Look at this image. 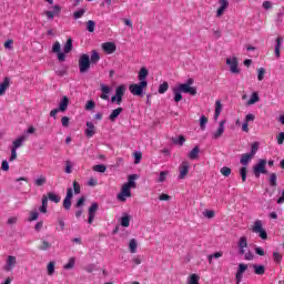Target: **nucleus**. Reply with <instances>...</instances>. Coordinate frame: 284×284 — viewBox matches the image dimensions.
<instances>
[{"instance_id":"f257e3e1","label":"nucleus","mask_w":284,"mask_h":284,"mask_svg":"<svg viewBox=\"0 0 284 284\" xmlns=\"http://www.w3.org/2000/svg\"><path fill=\"white\" fill-rule=\"evenodd\" d=\"M148 74L150 71L145 67H142L138 73L139 83H133L129 87V90L133 97H143V90L148 89Z\"/></svg>"},{"instance_id":"f03ea898","label":"nucleus","mask_w":284,"mask_h":284,"mask_svg":"<svg viewBox=\"0 0 284 284\" xmlns=\"http://www.w3.org/2000/svg\"><path fill=\"white\" fill-rule=\"evenodd\" d=\"M52 52L53 54H57L58 61L60 63H63L65 61V54H70L72 52V39L69 38L63 47V52H61V43L59 41H55L52 45Z\"/></svg>"},{"instance_id":"7ed1b4c3","label":"nucleus","mask_w":284,"mask_h":284,"mask_svg":"<svg viewBox=\"0 0 284 284\" xmlns=\"http://www.w3.org/2000/svg\"><path fill=\"white\" fill-rule=\"evenodd\" d=\"M194 85V79L189 78L185 83L179 84L178 89L184 94H191V97H196V87Z\"/></svg>"},{"instance_id":"20e7f679","label":"nucleus","mask_w":284,"mask_h":284,"mask_svg":"<svg viewBox=\"0 0 284 284\" xmlns=\"http://www.w3.org/2000/svg\"><path fill=\"white\" fill-rule=\"evenodd\" d=\"M267 160L260 159L257 163L253 166V174L256 179L261 178V174H267Z\"/></svg>"},{"instance_id":"39448f33","label":"nucleus","mask_w":284,"mask_h":284,"mask_svg":"<svg viewBox=\"0 0 284 284\" xmlns=\"http://www.w3.org/2000/svg\"><path fill=\"white\" fill-rule=\"evenodd\" d=\"M90 65H92L90 61V55L88 53H83L79 58V70L80 74H85L90 70Z\"/></svg>"},{"instance_id":"423d86ee","label":"nucleus","mask_w":284,"mask_h":284,"mask_svg":"<svg viewBox=\"0 0 284 284\" xmlns=\"http://www.w3.org/2000/svg\"><path fill=\"white\" fill-rule=\"evenodd\" d=\"M251 230L254 234H258L262 241H267V231L263 229V221L256 220Z\"/></svg>"},{"instance_id":"0eeeda50","label":"nucleus","mask_w":284,"mask_h":284,"mask_svg":"<svg viewBox=\"0 0 284 284\" xmlns=\"http://www.w3.org/2000/svg\"><path fill=\"white\" fill-rule=\"evenodd\" d=\"M128 88L125 85L121 84L116 87L115 94L111 98V103H116V105H121L123 103V97L125 95V91Z\"/></svg>"},{"instance_id":"6e6552de","label":"nucleus","mask_w":284,"mask_h":284,"mask_svg":"<svg viewBox=\"0 0 284 284\" xmlns=\"http://www.w3.org/2000/svg\"><path fill=\"white\" fill-rule=\"evenodd\" d=\"M226 65L230 68L232 74H240L241 69H239V59L236 57L227 58Z\"/></svg>"},{"instance_id":"1a4fd4ad","label":"nucleus","mask_w":284,"mask_h":284,"mask_svg":"<svg viewBox=\"0 0 284 284\" xmlns=\"http://www.w3.org/2000/svg\"><path fill=\"white\" fill-rule=\"evenodd\" d=\"M132 189L128 186L126 184H123L121 187V192L118 194V200L121 201V203H125L126 199H130L132 196Z\"/></svg>"},{"instance_id":"9d476101","label":"nucleus","mask_w":284,"mask_h":284,"mask_svg":"<svg viewBox=\"0 0 284 284\" xmlns=\"http://www.w3.org/2000/svg\"><path fill=\"white\" fill-rule=\"evenodd\" d=\"M74 196V191L72 187L67 189V195L63 200L64 210H70L72 207V197Z\"/></svg>"},{"instance_id":"9b49d317","label":"nucleus","mask_w":284,"mask_h":284,"mask_svg":"<svg viewBox=\"0 0 284 284\" xmlns=\"http://www.w3.org/2000/svg\"><path fill=\"white\" fill-rule=\"evenodd\" d=\"M17 267V256L14 255H9L7 257V263L3 266L4 272H12Z\"/></svg>"},{"instance_id":"f8f14e48","label":"nucleus","mask_w":284,"mask_h":284,"mask_svg":"<svg viewBox=\"0 0 284 284\" xmlns=\"http://www.w3.org/2000/svg\"><path fill=\"white\" fill-rule=\"evenodd\" d=\"M225 123H227V120H222L220 122L216 131L212 133V139L214 141H216L217 139H221V136H223V133L225 132Z\"/></svg>"},{"instance_id":"ddd939ff","label":"nucleus","mask_w":284,"mask_h":284,"mask_svg":"<svg viewBox=\"0 0 284 284\" xmlns=\"http://www.w3.org/2000/svg\"><path fill=\"white\" fill-rule=\"evenodd\" d=\"M179 179L183 180L187 176V174H190V162L187 161H183L182 164L179 168Z\"/></svg>"},{"instance_id":"4468645a","label":"nucleus","mask_w":284,"mask_h":284,"mask_svg":"<svg viewBox=\"0 0 284 284\" xmlns=\"http://www.w3.org/2000/svg\"><path fill=\"white\" fill-rule=\"evenodd\" d=\"M97 210H99V203L94 202L89 207V220L88 223L92 225L94 223V216H97Z\"/></svg>"},{"instance_id":"2eb2a0df","label":"nucleus","mask_w":284,"mask_h":284,"mask_svg":"<svg viewBox=\"0 0 284 284\" xmlns=\"http://www.w3.org/2000/svg\"><path fill=\"white\" fill-rule=\"evenodd\" d=\"M102 50L106 52V54H114V52H116V44H114V42H104L102 43Z\"/></svg>"},{"instance_id":"dca6fc26","label":"nucleus","mask_w":284,"mask_h":284,"mask_svg":"<svg viewBox=\"0 0 284 284\" xmlns=\"http://www.w3.org/2000/svg\"><path fill=\"white\" fill-rule=\"evenodd\" d=\"M247 271V264L241 263L239 264L237 272L235 274L236 281H243V274Z\"/></svg>"},{"instance_id":"f3484780","label":"nucleus","mask_w":284,"mask_h":284,"mask_svg":"<svg viewBox=\"0 0 284 284\" xmlns=\"http://www.w3.org/2000/svg\"><path fill=\"white\" fill-rule=\"evenodd\" d=\"M237 246L240 256H243V254H245V247H247V237H240Z\"/></svg>"},{"instance_id":"a211bd4d","label":"nucleus","mask_w":284,"mask_h":284,"mask_svg":"<svg viewBox=\"0 0 284 284\" xmlns=\"http://www.w3.org/2000/svg\"><path fill=\"white\" fill-rule=\"evenodd\" d=\"M28 139V135H20L18 139H16L12 143L11 149L19 150V148L23 146V142Z\"/></svg>"},{"instance_id":"6ab92c4d","label":"nucleus","mask_w":284,"mask_h":284,"mask_svg":"<svg viewBox=\"0 0 284 284\" xmlns=\"http://www.w3.org/2000/svg\"><path fill=\"white\" fill-rule=\"evenodd\" d=\"M251 267L256 276H263L265 274V265L263 264H252Z\"/></svg>"},{"instance_id":"aec40b11","label":"nucleus","mask_w":284,"mask_h":284,"mask_svg":"<svg viewBox=\"0 0 284 284\" xmlns=\"http://www.w3.org/2000/svg\"><path fill=\"white\" fill-rule=\"evenodd\" d=\"M101 92L102 94L100 95V99H102L103 101H110V95H108L111 92L110 87L101 84Z\"/></svg>"},{"instance_id":"412c9836","label":"nucleus","mask_w":284,"mask_h":284,"mask_svg":"<svg viewBox=\"0 0 284 284\" xmlns=\"http://www.w3.org/2000/svg\"><path fill=\"white\" fill-rule=\"evenodd\" d=\"M69 105H70V99H68V97L64 95V97L60 100L58 110H59L60 112H65V110H68V106H69Z\"/></svg>"},{"instance_id":"4be33fe9","label":"nucleus","mask_w":284,"mask_h":284,"mask_svg":"<svg viewBox=\"0 0 284 284\" xmlns=\"http://www.w3.org/2000/svg\"><path fill=\"white\" fill-rule=\"evenodd\" d=\"M220 8L217 9V13L216 17H223V13L225 12V10H227L230 2H227V0H220Z\"/></svg>"},{"instance_id":"5701e85b","label":"nucleus","mask_w":284,"mask_h":284,"mask_svg":"<svg viewBox=\"0 0 284 284\" xmlns=\"http://www.w3.org/2000/svg\"><path fill=\"white\" fill-rule=\"evenodd\" d=\"M89 61H91V65H97L99 61H101V55L97 50L91 51V58H89Z\"/></svg>"},{"instance_id":"b1692460","label":"nucleus","mask_w":284,"mask_h":284,"mask_svg":"<svg viewBox=\"0 0 284 284\" xmlns=\"http://www.w3.org/2000/svg\"><path fill=\"white\" fill-rule=\"evenodd\" d=\"M123 112V108L119 106L116 109H114L111 114L109 115V119L112 123H114V121H116V119H119V115Z\"/></svg>"},{"instance_id":"393cba45","label":"nucleus","mask_w":284,"mask_h":284,"mask_svg":"<svg viewBox=\"0 0 284 284\" xmlns=\"http://www.w3.org/2000/svg\"><path fill=\"white\" fill-rule=\"evenodd\" d=\"M8 88H10V78H4L3 82L0 84V97L6 94Z\"/></svg>"},{"instance_id":"a878e982","label":"nucleus","mask_w":284,"mask_h":284,"mask_svg":"<svg viewBox=\"0 0 284 284\" xmlns=\"http://www.w3.org/2000/svg\"><path fill=\"white\" fill-rule=\"evenodd\" d=\"M95 131H94V123L92 122H87V130H85V135L89 139H92V136H94Z\"/></svg>"},{"instance_id":"bb28decb","label":"nucleus","mask_w":284,"mask_h":284,"mask_svg":"<svg viewBox=\"0 0 284 284\" xmlns=\"http://www.w3.org/2000/svg\"><path fill=\"white\" fill-rule=\"evenodd\" d=\"M136 179H139L138 174H131L129 175L128 182L124 183L126 184L128 187H136Z\"/></svg>"},{"instance_id":"cd10ccee","label":"nucleus","mask_w":284,"mask_h":284,"mask_svg":"<svg viewBox=\"0 0 284 284\" xmlns=\"http://www.w3.org/2000/svg\"><path fill=\"white\" fill-rule=\"evenodd\" d=\"M253 158L254 156L251 155V153H244L240 159V163L245 166L252 161Z\"/></svg>"},{"instance_id":"c85d7f7f","label":"nucleus","mask_w":284,"mask_h":284,"mask_svg":"<svg viewBox=\"0 0 284 284\" xmlns=\"http://www.w3.org/2000/svg\"><path fill=\"white\" fill-rule=\"evenodd\" d=\"M223 110V104L221 103L220 100L215 102V114H214V120L219 121V116H221V112Z\"/></svg>"},{"instance_id":"c756f323","label":"nucleus","mask_w":284,"mask_h":284,"mask_svg":"<svg viewBox=\"0 0 284 284\" xmlns=\"http://www.w3.org/2000/svg\"><path fill=\"white\" fill-rule=\"evenodd\" d=\"M199 152H201V149L199 145H195L189 153V159H191V161H195V159H199Z\"/></svg>"},{"instance_id":"7c9ffc66","label":"nucleus","mask_w":284,"mask_h":284,"mask_svg":"<svg viewBox=\"0 0 284 284\" xmlns=\"http://www.w3.org/2000/svg\"><path fill=\"white\" fill-rule=\"evenodd\" d=\"M173 94H174L173 99H174L175 103L183 101V94H182V91H180L179 87L173 88Z\"/></svg>"},{"instance_id":"2f4dec72","label":"nucleus","mask_w":284,"mask_h":284,"mask_svg":"<svg viewBox=\"0 0 284 284\" xmlns=\"http://www.w3.org/2000/svg\"><path fill=\"white\" fill-rule=\"evenodd\" d=\"M283 43V38H276V45H275V57L276 59L281 58V45Z\"/></svg>"},{"instance_id":"473e14b6","label":"nucleus","mask_w":284,"mask_h":284,"mask_svg":"<svg viewBox=\"0 0 284 284\" xmlns=\"http://www.w3.org/2000/svg\"><path fill=\"white\" fill-rule=\"evenodd\" d=\"M278 175L276 173H271L268 178V183L271 187H276L278 185Z\"/></svg>"},{"instance_id":"72a5a7b5","label":"nucleus","mask_w":284,"mask_h":284,"mask_svg":"<svg viewBox=\"0 0 284 284\" xmlns=\"http://www.w3.org/2000/svg\"><path fill=\"white\" fill-rule=\"evenodd\" d=\"M261 101V98L258 97V92H253L251 94L250 100L246 102L247 105H254V103H258Z\"/></svg>"},{"instance_id":"f704fd0d","label":"nucleus","mask_w":284,"mask_h":284,"mask_svg":"<svg viewBox=\"0 0 284 284\" xmlns=\"http://www.w3.org/2000/svg\"><path fill=\"white\" fill-rule=\"evenodd\" d=\"M50 247H52V244L50 242H48L47 240H43L42 244L39 246V250L41 252H48V250H50Z\"/></svg>"},{"instance_id":"c9c22d12","label":"nucleus","mask_w":284,"mask_h":284,"mask_svg":"<svg viewBox=\"0 0 284 284\" xmlns=\"http://www.w3.org/2000/svg\"><path fill=\"white\" fill-rule=\"evenodd\" d=\"M136 247H138L136 240L135 239L130 240L129 250L131 254H136Z\"/></svg>"},{"instance_id":"e433bc0d","label":"nucleus","mask_w":284,"mask_h":284,"mask_svg":"<svg viewBox=\"0 0 284 284\" xmlns=\"http://www.w3.org/2000/svg\"><path fill=\"white\" fill-rule=\"evenodd\" d=\"M47 197L49 199V201H52V203H60L61 201V197L52 192H49Z\"/></svg>"},{"instance_id":"4c0bfd02","label":"nucleus","mask_w":284,"mask_h":284,"mask_svg":"<svg viewBox=\"0 0 284 284\" xmlns=\"http://www.w3.org/2000/svg\"><path fill=\"white\" fill-rule=\"evenodd\" d=\"M108 170V166L105 164H97L93 166V172H100V174H103Z\"/></svg>"},{"instance_id":"58836bf2","label":"nucleus","mask_w":284,"mask_h":284,"mask_svg":"<svg viewBox=\"0 0 284 284\" xmlns=\"http://www.w3.org/2000/svg\"><path fill=\"white\" fill-rule=\"evenodd\" d=\"M170 174V171H162L160 172L159 179H158V183H164V181L168 180V176Z\"/></svg>"},{"instance_id":"ea45409f","label":"nucleus","mask_w":284,"mask_h":284,"mask_svg":"<svg viewBox=\"0 0 284 284\" xmlns=\"http://www.w3.org/2000/svg\"><path fill=\"white\" fill-rule=\"evenodd\" d=\"M48 179L45 176L41 175L40 178L36 179L34 183L38 187H41L42 185H45Z\"/></svg>"},{"instance_id":"a19ab883","label":"nucleus","mask_w":284,"mask_h":284,"mask_svg":"<svg viewBox=\"0 0 284 284\" xmlns=\"http://www.w3.org/2000/svg\"><path fill=\"white\" fill-rule=\"evenodd\" d=\"M95 28H97V22H94V20H89L87 22V30H88V32H94Z\"/></svg>"},{"instance_id":"79ce46f5","label":"nucleus","mask_w":284,"mask_h":284,"mask_svg":"<svg viewBox=\"0 0 284 284\" xmlns=\"http://www.w3.org/2000/svg\"><path fill=\"white\" fill-rule=\"evenodd\" d=\"M170 89V84L168 82H163L159 87V94H165L166 90Z\"/></svg>"},{"instance_id":"37998d69","label":"nucleus","mask_w":284,"mask_h":284,"mask_svg":"<svg viewBox=\"0 0 284 284\" xmlns=\"http://www.w3.org/2000/svg\"><path fill=\"white\" fill-rule=\"evenodd\" d=\"M240 175L242 176L243 183H245L247 181V168L246 166H242L240 169Z\"/></svg>"},{"instance_id":"c03bdc74","label":"nucleus","mask_w":284,"mask_h":284,"mask_svg":"<svg viewBox=\"0 0 284 284\" xmlns=\"http://www.w3.org/2000/svg\"><path fill=\"white\" fill-rule=\"evenodd\" d=\"M39 219V211L33 210L30 212V217L28 219L29 223H32V221H37Z\"/></svg>"},{"instance_id":"a18cd8bd","label":"nucleus","mask_w":284,"mask_h":284,"mask_svg":"<svg viewBox=\"0 0 284 284\" xmlns=\"http://www.w3.org/2000/svg\"><path fill=\"white\" fill-rule=\"evenodd\" d=\"M122 227H130V215H124L121 217Z\"/></svg>"},{"instance_id":"49530a36","label":"nucleus","mask_w":284,"mask_h":284,"mask_svg":"<svg viewBox=\"0 0 284 284\" xmlns=\"http://www.w3.org/2000/svg\"><path fill=\"white\" fill-rule=\"evenodd\" d=\"M85 14V8L79 9L78 11L73 12V19H81Z\"/></svg>"},{"instance_id":"de8ad7c7","label":"nucleus","mask_w":284,"mask_h":284,"mask_svg":"<svg viewBox=\"0 0 284 284\" xmlns=\"http://www.w3.org/2000/svg\"><path fill=\"white\" fill-rule=\"evenodd\" d=\"M200 276L196 275V274H192L190 277H189V284H199V281H200Z\"/></svg>"},{"instance_id":"09e8293b","label":"nucleus","mask_w":284,"mask_h":284,"mask_svg":"<svg viewBox=\"0 0 284 284\" xmlns=\"http://www.w3.org/2000/svg\"><path fill=\"white\" fill-rule=\"evenodd\" d=\"M133 156L135 159L134 163L135 165H139V163H141V159H143V153L141 152H134Z\"/></svg>"},{"instance_id":"8fccbe9b","label":"nucleus","mask_w":284,"mask_h":284,"mask_svg":"<svg viewBox=\"0 0 284 284\" xmlns=\"http://www.w3.org/2000/svg\"><path fill=\"white\" fill-rule=\"evenodd\" d=\"M263 79H265V68H260L257 70V80L263 81Z\"/></svg>"},{"instance_id":"3c124183","label":"nucleus","mask_w":284,"mask_h":284,"mask_svg":"<svg viewBox=\"0 0 284 284\" xmlns=\"http://www.w3.org/2000/svg\"><path fill=\"white\" fill-rule=\"evenodd\" d=\"M221 174L223 176H230V174H232V169L227 168V166H223L221 170H220Z\"/></svg>"},{"instance_id":"603ef678","label":"nucleus","mask_w":284,"mask_h":284,"mask_svg":"<svg viewBox=\"0 0 284 284\" xmlns=\"http://www.w3.org/2000/svg\"><path fill=\"white\" fill-rule=\"evenodd\" d=\"M74 257L69 258V262L64 265V270H72L74 267Z\"/></svg>"},{"instance_id":"864d4df0","label":"nucleus","mask_w":284,"mask_h":284,"mask_svg":"<svg viewBox=\"0 0 284 284\" xmlns=\"http://www.w3.org/2000/svg\"><path fill=\"white\" fill-rule=\"evenodd\" d=\"M173 143L175 145H183V143H185V136L180 135L179 139H173Z\"/></svg>"},{"instance_id":"5fc2aeb1","label":"nucleus","mask_w":284,"mask_h":284,"mask_svg":"<svg viewBox=\"0 0 284 284\" xmlns=\"http://www.w3.org/2000/svg\"><path fill=\"white\" fill-rule=\"evenodd\" d=\"M207 123V116H205V115H202L201 118H200V128H201V130H205V124Z\"/></svg>"},{"instance_id":"6e6d98bb","label":"nucleus","mask_w":284,"mask_h":284,"mask_svg":"<svg viewBox=\"0 0 284 284\" xmlns=\"http://www.w3.org/2000/svg\"><path fill=\"white\" fill-rule=\"evenodd\" d=\"M258 152V142H254L251 146V155L254 156Z\"/></svg>"},{"instance_id":"4d7b16f0","label":"nucleus","mask_w":284,"mask_h":284,"mask_svg":"<svg viewBox=\"0 0 284 284\" xmlns=\"http://www.w3.org/2000/svg\"><path fill=\"white\" fill-rule=\"evenodd\" d=\"M243 256H244V261H254V253H252L251 251L246 253L244 252Z\"/></svg>"},{"instance_id":"13d9d810","label":"nucleus","mask_w":284,"mask_h":284,"mask_svg":"<svg viewBox=\"0 0 284 284\" xmlns=\"http://www.w3.org/2000/svg\"><path fill=\"white\" fill-rule=\"evenodd\" d=\"M97 103L93 100H89L85 104V110H94Z\"/></svg>"},{"instance_id":"bf43d9fd","label":"nucleus","mask_w":284,"mask_h":284,"mask_svg":"<svg viewBox=\"0 0 284 284\" xmlns=\"http://www.w3.org/2000/svg\"><path fill=\"white\" fill-rule=\"evenodd\" d=\"M73 191L74 194H81V185L77 181H73Z\"/></svg>"},{"instance_id":"052dcab7","label":"nucleus","mask_w":284,"mask_h":284,"mask_svg":"<svg viewBox=\"0 0 284 284\" xmlns=\"http://www.w3.org/2000/svg\"><path fill=\"white\" fill-rule=\"evenodd\" d=\"M273 258H274L275 263H281V261H283V255H281V253H278V252H274Z\"/></svg>"},{"instance_id":"680f3d73","label":"nucleus","mask_w":284,"mask_h":284,"mask_svg":"<svg viewBox=\"0 0 284 284\" xmlns=\"http://www.w3.org/2000/svg\"><path fill=\"white\" fill-rule=\"evenodd\" d=\"M52 274H54V262L48 264V275L52 276Z\"/></svg>"},{"instance_id":"e2e57ef3","label":"nucleus","mask_w":284,"mask_h":284,"mask_svg":"<svg viewBox=\"0 0 284 284\" xmlns=\"http://www.w3.org/2000/svg\"><path fill=\"white\" fill-rule=\"evenodd\" d=\"M276 139H277V144L283 145V143H284V132H280Z\"/></svg>"},{"instance_id":"0e129e2a","label":"nucleus","mask_w":284,"mask_h":284,"mask_svg":"<svg viewBox=\"0 0 284 284\" xmlns=\"http://www.w3.org/2000/svg\"><path fill=\"white\" fill-rule=\"evenodd\" d=\"M204 216L206 219H214L215 213H214V211L206 210V211H204Z\"/></svg>"},{"instance_id":"69168bd1","label":"nucleus","mask_w":284,"mask_h":284,"mask_svg":"<svg viewBox=\"0 0 284 284\" xmlns=\"http://www.w3.org/2000/svg\"><path fill=\"white\" fill-rule=\"evenodd\" d=\"M256 116L252 113L246 114L244 123H250V121H254Z\"/></svg>"},{"instance_id":"338daca9","label":"nucleus","mask_w":284,"mask_h":284,"mask_svg":"<svg viewBox=\"0 0 284 284\" xmlns=\"http://www.w3.org/2000/svg\"><path fill=\"white\" fill-rule=\"evenodd\" d=\"M9 161H17V149H11V155L9 158Z\"/></svg>"},{"instance_id":"774afa93","label":"nucleus","mask_w":284,"mask_h":284,"mask_svg":"<svg viewBox=\"0 0 284 284\" xmlns=\"http://www.w3.org/2000/svg\"><path fill=\"white\" fill-rule=\"evenodd\" d=\"M9 161H17V149H11V155L9 158Z\"/></svg>"}]
</instances>
